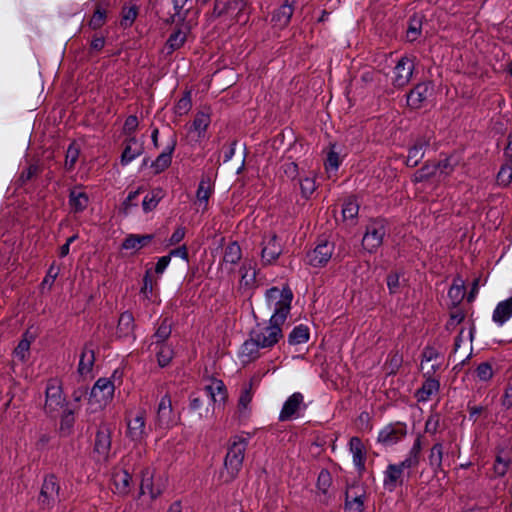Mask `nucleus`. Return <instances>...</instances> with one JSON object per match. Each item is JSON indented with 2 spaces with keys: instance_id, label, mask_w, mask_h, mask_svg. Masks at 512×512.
I'll use <instances>...</instances> for the list:
<instances>
[{
  "instance_id": "nucleus-34",
  "label": "nucleus",
  "mask_w": 512,
  "mask_h": 512,
  "mask_svg": "<svg viewBox=\"0 0 512 512\" xmlns=\"http://www.w3.org/2000/svg\"><path fill=\"white\" fill-rule=\"evenodd\" d=\"M152 234L139 235L129 234L123 241L121 247L124 250H135L138 251L141 248L147 246L153 239Z\"/></svg>"
},
{
  "instance_id": "nucleus-39",
  "label": "nucleus",
  "mask_w": 512,
  "mask_h": 512,
  "mask_svg": "<svg viewBox=\"0 0 512 512\" xmlns=\"http://www.w3.org/2000/svg\"><path fill=\"white\" fill-rule=\"evenodd\" d=\"M205 391L214 403L225 402L227 389L222 380L213 379L210 385L205 386Z\"/></svg>"
},
{
  "instance_id": "nucleus-22",
  "label": "nucleus",
  "mask_w": 512,
  "mask_h": 512,
  "mask_svg": "<svg viewBox=\"0 0 512 512\" xmlns=\"http://www.w3.org/2000/svg\"><path fill=\"white\" fill-rule=\"evenodd\" d=\"M384 235V226H368L362 239L363 248L370 253L374 252L382 244Z\"/></svg>"
},
{
  "instance_id": "nucleus-42",
  "label": "nucleus",
  "mask_w": 512,
  "mask_h": 512,
  "mask_svg": "<svg viewBox=\"0 0 512 512\" xmlns=\"http://www.w3.org/2000/svg\"><path fill=\"white\" fill-rule=\"evenodd\" d=\"M189 0H172L174 13L170 16L171 23H184L190 8L186 7Z\"/></svg>"
},
{
  "instance_id": "nucleus-60",
  "label": "nucleus",
  "mask_w": 512,
  "mask_h": 512,
  "mask_svg": "<svg viewBox=\"0 0 512 512\" xmlns=\"http://www.w3.org/2000/svg\"><path fill=\"white\" fill-rule=\"evenodd\" d=\"M334 145L331 150L327 154V159L325 163L326 170H334L336 171L340 166V158L339 154L334 151Z\"/></svg>"
},
{
  "instance_id": "nucleus-7",
  "label": "nucleus",
  "mask_w": 512,
  "mask_h": 512,
  "mask_svg": "<svg viewBox=\"0 0 512 512\" xmlns=\"http://www.w3.org/2000/svg\"><path fill=\"white\" fill-rule=\"evenodd\" d=\"M60 484L54 474L45 476L38 497V503L42 509H51L59 500Z\"/></svg>"
},
{
  "instance_id": "nucleus-41",
  "label": "nucleus",
  "mask_w": 512,
  "mask_h": 512,
  "mask_svg": "<svg viewBox=\"0 0 512 512\" xmlns=\"http://www.w3.org/2000/svg\"><path fill=\"white\" fill-rule=\"evenodd\" d=\"M132 476L127 470H120L113 474V482L117 492L121 495H127L130 491Z\"/></svg>"
},
{
  "instance_id": "nucleus-15",
  "label": "nucleus",
  "mask_w": 512,
  "mask_h": 512,
  "mask_svg": "<svg viewBox=\"0 0 512 512\" xmlns=\"http://www.w3.org/2000/svg\"><path fill=\"white\" fill-rule=\"evenodd\" d=\"M176 423L171 397L166 393L159 401L156 413V426L169 429Z\"/></svg>"
},
{
  "instance_id": "nucleus-4",
  "label": "nucleus",
  "mask_w": 512,
  "mask_h": 512,
  "mask_svg": "<svg viewBox=\"0 0 512 512\" xmlns=\"http://www.w3.org/2000/svg\"><path fill=\"white\" fill-rule=\"evenodd\" d=\"M257 343L264 348H272L283 337L282 324L274 323L269 319L268 323H258L251 331Z\"/></svg>"
},
{
  "instance_id": "nucleus-58",
  "label": "nucleus",
  "mask_w": 512,
  "mask_h": 512,
  "mask_svg": "<svg viewBox=\"0 0 512 512\" xmlns=\"http://www.w3.org/2000/svg\"><path fill=\"white\" fill-rule=\"evenodd\" d=\"M475 373L479 380L488 381L493 376L492 365L489 362H482L477 366Z\"/></svg>"
},
{
  "instance_id": "nucleus-26",
  "label": "nucleus",
  "mask_w": 512,
  "mask_h": 512,
  "mask_svg": "<svg viewBox=\"0 0 512 512\" xmlns=\"http://www.w3.org/2000/svg\"><path fill=\"white\" fill-rule=\"evenodd\" d=\"M214 193V182L209 175H203L196 191V203L204 209L208 206V201Z\"/></svg>"
},
{
  "instance_id": "nucleus-11",
  "label": "nucleus",
  "mask_w": 512,
  "mask_h": 512,
  "mask_svg": "<svg viewBox=\"0 0 512 512\" xmlns=\"http://www.w3.org/2000/svg\"><path fill=\"white\" fill-rule=\"evenodd\" d=\"M414 70L415 63L413 59L407 56H402L393 68L392 85L398 89L408 85Z\"/></svg>"
},
{
  "instance_id": "nucleus-35",
  "label": "nucleus",
  "mask_w": 512,
  "mask_h": 512,
  "mask_svg": "<svg viewBox=\"0 0 512 512\" xmlns=\"http://www.w3.org/2000/svg\"><path fill=\"white\" fill-rule=\"evenodd\" d=\"M211 118L210 113L207 111H198L195 114L190 132L197 134V138L201 139L205 137L206 131L210 125Z\"/></svg>"
},
{
  "instance_id": "nucleus-6",
  "label": "nucleus",
  "mask_w": 512,
  "mask_h": 512,
  "mask_svg": "<svg viewBox=\"0 0 512 512\" xmlns=\"http://www.w3.org/2000/svg\"><path fill=\"white\" fill-rule=\"evenodd\" d=\"M45 398V413L49 416H55L66 401L63 395L62 383L59 379L50 378L47 381Z\"/></svg>"
},
{
  "instance_id": "nucleus-33",
  "label": "nucleus",
  "mask_w": 512,
  "mask_h": 512,
  "mask_svg": "<svg viewBox=\"0 0 512 512\" xmlns=\"http://www.w3.org/2000/svg\"><path fill=\"white\" fill-rule=\"evenodd\" d=\"M139 14V5L136 0L126 2L122 6L120 25L123 28H129L133 25Z\"/></svg>"
},
{
  "instance_id": "nucleus-13",
  "label": "nucleus",
  "mask_w": 512,
  "mask_h": 512,
  "mask_svg": "<svg viewBox=\"0 0 512 512\" xmlns=\"http://www.w3.org/2000/svg\"><path fill=\"white\" fill-rule=\"evenodd\" d=\"M305 409L303 395L300 392H295L284 402L278 420L285 422L296 419L300 416V411Z\"/></svg>"
},
{
  "instance_id": "nucleus-40",
  "label": "nucleus",
  "mask_w": 512,
  "mask_h": 512,
  "mask_svg": "<svg viewBox=\"0 0 512 512\" xmlns=\"http://www.w3.org/2000/svg\"><path fill=\"white\" fill-rule=\"evenodd\" d=\"M247 6V0L225 1L226 16H229L235 22H240Z\"/></svg>"
},
{
  "instance_id": "nucleus-36",
  "label": "nucleus",
  "mask_w": 512,
  "mask_h": 512,
  "mask_svg": "<svg viewBox=\"0 0 512 512\" xmlns=\"http://www.w3.org/2000/svg\"><path fill=\"white\" fill-rule=\"evenodd\" d=\"M146 493L150 495L151 499H156L162 493V490L154 485L153 474L148 468L142 471L140 483V494L144 495Z\"/></svg>"
},
{
  "instance_id": "nucleus-16",
  "label": "nucleus",
  "mask_w": 512,
  "mask_h": 512,
  "mask_svg": "<svg viewBox=\"0 0 512 512\" xmlns=\"http://www.w3.org/2000/svg\"><path fill=\"white\" fill-rule=\"evenodd\" d=\"M407 434L406 424L397 422L385 426L378 434V442L391 446L399 442Z\"/></svg>"
},
{
  "instance_id": "nucleus-55",
  "label": "nucleus",
  "mask_w": 512,
  "mask_h": 512,
  "mask_svg": "<svg viewBox=\"0 0 512 512\" xmlns=\"http://www.w3.org/2000/svg\"><path fill=\"white\" fill-rule=\"evenodd\" d=\"M252 384L250 383L248 386H245L243 390L241 391L239 400H238V409L240 412L243 410H246L248 408V405L252 401Z\"/></svg>"
},
{
  "instance_id": "nucleus-2",
  "label": "nucleus",
  "mask_w": 512,
  "mask_h": 512,
  "mask_svg": "<svg viewBox=\"0 0 512 512\" xmlns=\"http://www.w3.org/2000/svg\"><path fill=\"white\" fill-rule=\"evenodd\" d=\"M293 292L288 284L281 289L274 286L266 290L265 298L269 308H273L274 312L270 319L274 323L284 324L291 310L293 300Z\"/></svg>"
},
{
  "instance_id": "nucleus-24",
  "label": "nucleus",
  "mask_w": 512,
  "mask_h": 512,
  "mask_svg": "<svg viewBox=\"0 0 512 512\" xmlns=\"http://www.w3.org/2000/svg\"><path fill=\"white\" fill-rule=\"evenodd\" d=\"M144 151L143 145L135 137H130L125 141V146L120 157V164L127 166Z\"/></svg>"
},
{
  "instance_id": "nucleus-25",
  "label": "nucleus",
  "mask_w": 512,
  "mask_h": 512,
  "mask_svg": "<svg viewBox=\"0 0 512 512\" xmlns=\"http://www.w3.org/2000/svg\"><path fill=\"white\" fill-rule=\"evenodd\" d=\"M424 377H426L425 381L415 393V397L418 402L428 401L431 396L438 393L440 389L439 380L430 376V372L424 373Z\"/></svg>"
},
{
  "instance_id": "nucleus-52",
  "label": "nucleus",
  "mask_w": 512,
  "mask_h": 512,
  "mask_svg": "<svg viewBox=\"0 0 512 512\" xmlns=\"http://www.w3.org/2000/svg\"><path fill=\"white\" fill-rule=\"evenodd\" d=\"M359 212V204L356 199L348 198L342 205L341 213L343 220H352L354 219Z\"/></svg>"
},
{
  "instance_id": "nucleus-64",
  "label": "nucleus",
  "mask_w": 512,
  "mask_h": 512,
  "mask_svg": "<svg viewBox=\"0 0 512 512\" xmlns=\"http://www.w3.org/2000/svg\"><path fill=\"white\" fill-rule=\"evenodd\" d=\"M400 276L398 273H390L387 275V287L389 289V292L391 294H396L399 292L400 289Z\"/></svg>"
},
{
  "instance_id": "nucleus-28",
  "label": "nucleus",
  "mask_w": 512,
  "mask_h": 512,
  "mask_svg": "<svg viewBox=\"0 0 512 512\" xmlns=\"http://www.w3.org/2000/svg\"><path fill=\"white\" fill-rule=\"evenodd\" d=\"M134 329H135V322H134V316L131 312L125 311L121 313L118 325L116 328V336L117 338H133L135 339L134 335Z\"/></svg>"
},
{
  "instance_id": "nucleus-18",
  "label": "nucleus",
  "mask_w": 512,
  "mask_h": 512,
  "mask_svg": "<svg viewBox=\"0 0 512 512\" xmlns=\"http://www.w3.org/2000/svg\"><path fill=\"white\" fill-rule=\"evenodd\" d=\"M349 451L353 456V463L358 474L362 476L366 470L365 462L367 458V451L364 443L359 437L353 436L350 438Z\"/></svg>"
},
{
  "instance_id": "nucleus-37",
  "label": "nucleus",
  "mask_w": 512,
  "mask_h": 512,
  "mask_svg": "<svg viewBox=\"0 0 512 512\" xmlns=\"http://www.w3.org/2000/svg\"><path fill=\"white\" fill-rule=\"evenodd\" d=\"M512 316V296L497 304L492 319L498 325H503Z\"/></svg>"
},
{
  "instance_id": "nucleus-29",
  "label": "nucleus",
  "mask_w": 512,
  "mask_h": 512,
  "mask_svg": "<svg viewBox=\"0 0 512 512\" xmlns=\"http://www.w3.org/2000/svg\"><path fill=\"white\" fill-rule=\"evenodd\" d=\"M172 333V320L169 317H164L160 320L155 333L151 336V343L149 348L155 345L167 344V340Z\"/></svg>"
},
{
  "instance_id": "nucleus-44",
  "label": "nucleus",
  "mask_w": 512,
  "mask_h": 512,
  "mask_svg": "<svg viewBox=\"0 0 512 512\" xmlns=\"http://www.w3.org/2000/svg\"><path fill=\"white\" fill-rule=\"evenodd\" d=\"M262 349L254 337L249 335V338L243 343L241 347V355L246 357L248 361L256 360L260 357L259 350Z\"/></svg>"
},
{
  "instance_id": "nucleus-5",
  "label": "nucleus",
  "mask_w": 512,
  "mask_h": 512,
  "mask_svg": "<svg viewBox=\"0 0 512 512\" xmlns=\"http://www.w3.org/2000/svg\"><path fill=\"white\" fill-rule=\"evenodd\" d=\"M122 371L116 369L111 378L101 377L93 385L90 392V401L99 404L100 406H106L114 396L115 385L114 380H121Z\"/></svg>"
},
{
  "instance_id": "nucleus-12",
  "label": "nucleus",
  "mask_w": 512,
  "mask_h": 512,
  "mask_svg": "<svg viewBox=\"0 0 512 512\" xmlns=\"http://www.w3.org/2000/svg\"><path fill=\"white\" fill-rule=\"evenodd\" d=\"M334 244L327 239L320 238L316 247L306 255L308 264L313 267H324L331 259Z\"/></svg>"
},
{
  "instance_id": "nucleus-14",
  "label": "nucleus",
  "mask_w": 512,
  "mask_h": 512,
  "mask_svg": "<svg viewBox=\"0 0 512 512\" xmlns=\"http://www.w3.org/2000/svg\"><path fill=\"white\" fill-rule=\"evenodd\" d=\"M433 92L434 84L431 81L418 83L407 94V105L412 109H420Z\"/></svg>"
},
{
  "instance_id": "nucleus-59",
  "label": "nucleus",
  "mask_w": 512,
  "mask_h": 512,
  "mask_svg": "<svg viewBox=\"0 0 512 512\" xmlns=\"http://www.w3.org/2000/svg\"><path fill=\"white\" fill-rule=\"evenodd\" d=\"M27 333L24 334V338L18 343L14 350V354L21 361H25L30 349L31 341L26 338Z\"/></svg>"
},
{
  "instance_id": "nucleus-54",
  "label": "nucleus",
  "mask_w": 512,
  "mask_h": 512,
  "mask_svg": "<svg viewBox=\"0 0 512 512\" xmlns=\"http://www.w3.org/2000/svg\"><path fill=\"white\" fill-rule=\"evenodd\" d=\"M107 13L106 10L101 8L100 6L96 7L90 21L89 26L90 28L96 30L101 28L106 21Z\"/></svg>"
},
{
  "instance_id": "nucleus-45",
  "label": "nucleus",
  "mask_w": 512,
  "mask_h": 512,
  "mask_svg": "<svg viewBox=\"0 0 512 512\" xmlns=\"http://www.w3.org/2000/svg\"><path fill=\"white\" fill-rule=\"evenodd\" d=\"M242 258V250L238 242H231L224 250L223 264H237Z\"/></svg>"
},
{
  "instance_id": "nucleus-38",
  "label": "nucleus",
  "mask_w": 512,
  "mask_h": 512,
  "mask_svg": "<svg viewBox=\"0 0 512 512\" xmlns=\"http://www.w3.org/2000/svg\"><path fill=\"white\" fill-rule=\"evenodd\" d=\"M187 39V32H185L182 28H177L174 30L168 37L164 49L168 55L172 54L174 51L180 49Z\"/></svg>"
},
{
  "instance_id": "nucleus-1",
  "label": "nucleus",
  "mask_w": 512,
  "mask_h": 512,
  "mask_svg": "<svg viewBox=\"0 0 512 512\" xmlns=\"http://www.w3.org/2000/svg\"><path fill=\"white\" fill-rule=\"evenodd\" d=\"M293 292L288 284L281 289L274 286L266 290L265 298L269 308H273L274 312L270 319L274 323L284 324L291 310L293 300Z\"/></svg>"
},
{
  "instance_id": "nucleus-19",
  "label": "nucleus",
  "mask_w": 512,
  "mask_h": 512,
  "mask_svg": "<svg viewBox=\"0 0 512 512\" xmlns=\"http://www.w3.org/2000/svg\"><path fill=\"white\" fill-rule=\"evenodd\" d=\"M177 145L176 135H173L162 153L151 163V168L155 174H159L166 170L172 162V155Z\"/></svg>"
},
{
  "instance_id": "nucleus-17",
  "label": "nucleus",
  "mask_w": 512,
  "mask_h": 512,
  "mask_svg": "<svg viewBox=\"0 0 512 512\" xmlns=\"http://www.w3.org/2000/svg\"><path fill=\"white\" fill-rule=\"evenodd\" d=\"M127 437L134 442H141L147 437L145 412L139 411L127 421Z\"/></svg>"
},
{
  "instance_id": "nucleus-51",
  "label": "nucleus",
  "mask_w": 512,
  "mask_h": 512,
  "mask_svg": "<svg viewBox=\"0 0 512 512\" xmlns=\"http://www.w3.org/2000/svg\"><path fill=\"white\" fill-rule=\"evenodd\" d=\"M192 108L191 92L185 91L183 96L176 102L174 113L177 116L186 115Z\"/></svg>"
},
{
  "instance_id": "nucleus-20",
  "label": "nucleus",
  "mask_w": 512,
  "mask_h": 512,
  "mask_svg": "<svg viewBox=\"0 0 512 512\" xmlns=\"http://www.w3.org/2000/svg\"><path fill=\"white\" fill-rule=\"evenodd\" d=\"M404 471L397 464H389L384 471L383 486L393 492L398 486H402L404 482Z\"/></svg>"
},
{
  "instance_id": "nucleus-56",
  "label": "nucleus",
  "mask_w": 512,
  "mask_h": 512,
  "mask_svg": "<svg viewBox=\"0 0 512 512\" xmlns=\"http://www.w3.org/2000/svg\"><path fill=\"white\" fill-rule=\"evenodd\" d=\"M300 190L304 198L308 199L316 189L315 179L312 177H305L300 179Z\"/></svg>"
},
{
  "instance_id": "nucleus-43",
  "label": "nucleus",
  "mask_w": 512,
  "mask_h": 512,
  "mask_svg": "<svg viewBox=\"0 0 512 512\" xmlns=\"http://www.w3.org/2000/svg\"><path fill=\"white\" fill-rule=\"evenodd\" d=\"M310 330L308 326L300 324L295 326L288 335V343L290 345L304 344L309 340Z\"/></svg>"
},
{
  "instance_id": "nucleus-9",
  "label": "nucleus",
  "mask_w": 512,
  "mask_h": 512,
  "mask_svg": "<svg viewBox=\"0 0 512 512\" xmlns=\"http://www.w3.org/2000/svg\"><path fill=\"white\" fill-rule=\"evenodd\" d=\"M365 500L366 489L363 485L357 482L347 485L344 503L346 512H364Z\"/></svg>"
},
{
  "instance_id": "nucleus-47",
  "label": "nucleus",
  "mask_w": 512,
  "mask_h": 512,
  "mask_svg": "<svg viewBox=\"0 0 512 512\" xmlns=\"http://www.w3.org/2000/svg\"><path fill=\"white\" fill-rule=\"evenodd\" d=\"M429 464L433 468L434 472L441 470L443 460V445L442 443H435L428 456Z\"/></svg>"
},
{
  "instance_id": "nucleus-61",
  "label": "nucleus",
  "mask_w": 512,
  "mask_h": 512,
  "mask_svg": "<svg viewBox=\"0 0 512 512\" xmlns=\"http://www.w3.org/2000/svg\"><path fill=\"white\" fill-rule=\"evenodd\" d=\"M497 181L500 185L508 186L512 182V168L502 166L497 174Z\"/></svg>"
},
{
  "instance_id": "nucleus-53",
  "label": "nucleus",
  "mask_w": 512,
  "mask_h": 512,
  "mask_svg": "<svg viewBox=\"0 0 512 512\" xmlns=\"http://www.w3.org/2000/svg\"><path fill=\"white\" fill-rule=\"evenodd\" d=\"M79 154H80L79 148L75 145V143H71L68 146V149L66 151V157H65L66 170L70 171L74 168V165L79 158Z\"/></svg>"
},
{
  "instance_id": "nucleus-63",
  "label": "nucleus",
  "mask_w": 512,
  "mask_h": 512,
  "mask_svg": "<svg viewBox=\"0 0 512 512\" xmlns=\"http://www.w3.org/2000/svg\"><path fill=\"white\" fill-rule=\"evenodd\" d=\"M440 426V416L438 414H431L425 423V432L435 434Z\"/></svg>"
},
{
  "instance_id": "nucleus-3",
  "label": "nucleus",
  "mask_w": 512,
  "mask_h": 512,
  "mask_svg": "<svg viewBox=\"0 0 512 512\" xmlns=\"http://www.w3.org/2000/svg\"><path fill=\"white\" fill-rule=\"evenodd\" d=\"M249 439V436L245 437L243 435H234L229 439L227 453L224 458L226 481L234 480L242 469Z\"/></svg>"
},
{
  "instance_id": "nucleus-49",
  "label": "nucleus",
  "mask_w": 512,
  "mask_h": 512,
  "mask_svg": "<svg viewBox=\"0 0 512 512\" xmlns=\"http://www.w3.org/2000/svg\"><path fill=\"white\" fill-rule=\"evenodd\" d=\"M435 173H436V166L433 165V163L430 164L429 162H426L420 169H418L413 174L412 182H414V183L424 182V181L428 180L429 178H431L432 176H434Z\"/></svg>"
},
{
  "instance_id": "nucleus-62",
  "label": "nucleus",
  "mask_w": 512,
  "mask_h": 512,
  "mask_svg": "<svg viewBox=\"0 0 512 512\" xmlns=\"http://www.w3.org/2000/svg\"><path fill=\"white\" fill-rule=\"evenodd\" d=\"M159 200H160V197L158 195V193H149L147 194L144 198H143V201H142V206H143V210L145 212H148V211H151L152 209H154L157 204L159 203Z\"/></svg>"
},
{
  "instance_id": "nucleus-10",
  "label": "nucleus",
  "mask_w": 512,
  "mask_h": 512,
  "mask_svg": "<svg viewBox=\"0 0 512 512\" xmlns=\"http://www.w3.org/2000/svg\"><path fill=\"white\" fill-rule=\"evenodd\" d=\"M431 143V136L424 134L416 137L412 144L407 148V156L405 159V165L409 168H414L420 164L425 156L426 150L429 148Z\"/></svg>"
},
{
  "instance_id": "nucleus-23",
  "label": "nucleus",
  "mask_w": 512,
  "mask_h": 512,
  "mask_svg": "<svg viewBox=\"0 0 512 512\" xmlns=\"http://www.w3.org/2000/svg\"><path fill=\"white\" fill-rule=\"evenodd\" d=\"M239 272L241 274L239 290L244 292L252 290L255 287L257 275L252 261L245 260L242 263Z\"/></svg>"
},
{
  "instance_id": "nucleus-27",
  "label": "nucleus",
  "mask_w": 512,
  "mask_h": 512,
  "mask_svg": "<svg viewBox=\"0 0 512 512\" xmlns=\"http://www.w3.org/2000/svg\"><path fill=\"white\" fill-rule=\"evenodd\" d=\"M297 0H284V3L274 11L272 22L279 27H286L294 13V6Z\"/></svg>"
},
{
  "instance_id": "nucleus-31",
  "label": "nucleus",
  "mask_w": 512,
  "mask_h": 512,
  "mask_svg": "<svg viewBox=\"0 0 512 512\" xmlns=\"http://www.w3.org/2000/svg\"><path fill=\"white\" fill-rule=\"evenodd\" d=\"M332 485V476L331 473L327 469H322L317 478L316 487L320 494L319 501L324 504H328L331 499V495L329 494V488Z\"/></svg>"
},
{
  "instance_id": "nucleus-30",
  "label": "nucleus",
  "mask_w": 512,
  "mask_h": 512,
  "mask_svg": "<svg viewBox=\"0 0 512 512\" xmlns=\"http://www.w3.org/2000/svg\"><path fill=\"white\" fill-rule=\"evenodd\" d=\"M95 363V352L91 343H86L82 349L78 364V373L81 376L87 375L93 369Z\"/></svg>"
},
{
  "instance_id": "nucleus-21",
  "label": "nucleus",
  "mask_w": 512,
  "mask_h": 512,
  "mask_svg": "<svg viewBox=\"0 0 512 512\" xmlns=\"http://www.w3.org/2000/svg\"><path fill=\"white\" fill-rule=\"evenodd\" d=\"M421 451H422V441L421 435L417 436L412 447L410 448L405 459L399 463H396L400 468L405 471L408 470L407 475L410 476V471L415 469L421 459Z\"/></svg>"
},
{
  "instance_id": "nucleus-50",
  "label": "nucleus",
  "mask_w": 512,
  "mask_h": 512,
  "mask_svg": "<svg viewBox=\"0 0 512 512\" xmlns=\"http://www.w3.org/2000/svg\"><path fill=\"white\" fill-rule=\"evenodd\" d=\"M422 30V19L416 15H413L409 19V25L406 33L408 41L413 42L418 39Z\"/></svg>"
},
{
  "instance_id": "nucleus-57",
  "label": "nucleus",
  "mask_w": 512,
  "mask_h": 512,
  "mask_svg": "<svg viewBox=\"0 0 512 512\" xmlns=\"http://www.w3.org/2000/svg\"><path fill=\"white\" fill-rule=\"evenodd\" d=\"M153 286L152 270L147 269L143 276V285L140 289V293L144 295L145 298L149 299L153 293Z\"/></svg>"
},
{
  "instance_id": "nucleus-48",
  "label": "nucleus",
  "mask_w": 512,
  "mask_h": 512,
  "mask_svg": "<svg viewBox=\"0 0 512 512\" xmlns=\"http://www.w3.org/2000/svg\"><path fill=\"white\" fill-rule=\"evenodd\" d=\"M157 362L160 367H166L173 359V349L168 344L155 345Z\"/></svg>"
},
{
  "instance_id": "nucleus-8",
  "label": "nucleus",
  "mask_w": 512,
  "mask_h": 512,
  "mask_svg": "<svg viewBox=\"0 0 512 512\" xmlns=\"http://www.w3.org/2000/svg\"><path fill=\"white\" fill-rule=\"evenodd\" d=\"M113 428L110 424L101 423L96 431L94 440V453L97 454L98 461H107L112 445Z\"/></svg>"
},
{
  "instance_id": "nucleus-32",
  "label": "nucleus",
  "mask_w": 512,
  "mask_h": 512,
  "mask_svg": "<svg viewBox=\"0 0 512 512\" xmlns=\"http://www.w3.org/2000/svg\"><path fill=\"white\" fill-rule=\"evenodd\" d=\"M89 203V197L81 186L74 187L69 193V205L75 212L86 209Z\"/></svg>"
},
{
  "instance_id": "nucleus-46",
  "label": "nucleus",
  "mask_w": 512,
  "mask_h": 512,
  "mask_svg": "<svg viewBox=\"0 0 512 512\" xmlns=\"http://www.w3.org/2000/svg\"><path fill=\"white\" fill-rule=\"evenodd\" d=\"M75 424L74 410L65 409L60 419V432L64 436H68L72 433Z\"/></svg>"
}]
</instances>
